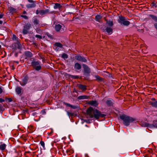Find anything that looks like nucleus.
Here are the masks:
<instances>
[{"label": "nucleus", "instance_id": "1", "mask_svg": "<svg viewBox=\"0 0 157 157\" xmlns=\"http://www.w3.org/2000/svg\"><path fill=\"white\" fill-rule=\"evenodd\" d=\"M86 113L91 118L94 117L96 119H98L99 117H103L106 115L102 114L100 111L96 109H93L90 107L86 110Z\"/></svg>", "mask_w": 157, "mask_h": 157}, {"label": "nucleus", "instance_id": "2", "mask_svg": "<svg viewBox=\"0 0 157 157\" xmlns=\"http://www.w3.org/2000/svg\"><path fill=\"white\" fill-rule=\"evenodd\" d=\"M120 118L123 121L124 124L127 126H128L130 123L135 121H136L135 118L124 114L121 116Z\"/></svg>", "mask_w": 157, "mask_h": 157}, {"label": "nucleus", "instance_id": "3", "mask_svg": "<svg viewBox=\"0 0 157 157\" xmlns=\"http://www.w3.org/2000/svg\"><path fill=\"white\" fill-rule=\"evenodd\" d=\"M10 47L12 48L13 52H15L17 49L21 50L23 48L22 44L18 40H17V41L14 42L11 44Z\"/></svg>", "mask_w": 157, "mask_h": 157}, {"label": "nucleus", "instance_id": "4", "mask_svg": "<svg viewBox=\"0 0 157 157\" xmlns=\"http://www.w3.org/2000/svg\"><path fill=\"white\" fill-rule=\"evenodd\" d=\"M82 66L83 69L82 72L83 77L85 78L90 77L91 72L90 68L87 65L85 64L82 63Z\"/></svg>", "mask_w": 157, "mask_h": 157}, {"label": "nucleus", "instance_id": "5", "mask_svg": "<svg viewBox=\"0 0 157 157\" xmlns=\"http://www.w3.org/2000/svg\"><path fill=\"white\" fill-rule=\"evenodd\" d=\"M118 18L117 21L119 23L126 26H128L130 24V22L129 21V19L127 17L120 15L118 16Z\"/></svg>", "mask_w": 157, "mask_h": 157}, {"label": "nucleus", "instance_id": "6", "mask_svg": "<svg viewBox=\"0 0 157 157\" xmlns=\"http://www.w3.org/2000/svg\"><path fill=\"white\" fill-rule=\"evenodd\" d=\"M41 63L40 61H33L31 63V65L33 68L37 71H39L42 68Z\"/></svg>", "mask_w": 157, "mask_h": 157}, {"label": "nucleus", "instance_id": "7", "mask_svg": "<svg viewBox=\"0 0 157 157\" xmlns=\"http://www.w3.org/2000/svg\"><path fill=\"white\" fill-rule=\"evenodd\" d=\"M41 63L40 61H33L31 63V65L33 68L37 71H39L42 68Z\"/></svg>", "mask_w": 157, "mask_h": 157}, {"label": "nucleus", "instance_id": "8", "mask_svg": "<svg viewBox=\"0 0 157 157\" xmlns=\"http://www.w3.org/2000/svg\"><path fill=\"white\" fill-rule=\"evenodd\" d=\"M31 27V25L29 23L26 24L23 27L22 33L23 35H26L28 33V30Z\"/></svg>", "mask_w": 157, "mask_h": 157}, {"label": "nucleus", "instance_id": "9", "mask_svg": "<svg viewBox=\"0 0 157 157\" xmlns=\"http://www.w3.org/2000/svg\"><path fill=\"white\" fill-rule=\"evenodd\" d=\"M75 59L82 63H86L87 60L86 58L83 56H81L80 55L78 54L75 56Z\"/></svg>", "mask_w": 157, "mask_h": 157}, {"label": "nucleus", "instance_id": "10", "mask_svg": "<svg viewBox=\"0 0 157 157\" xmlns=\"http://www.w3.org/2000/svg\"><path fill=\"white\" fill-rule=\"evenodd\" d=\"M29 79V78L28 75H24L23 78L22 79V82L20 83V85L22 86H25L28 82Z\"/></svg>", "mask_w": 157, "mask_h": 157}, {"label": "nucleus", "instance_id": "11", "mask_svg": "<svg viewBox=\"0 0 157 157\" xmlns=\"http://www.w3.org/2000/svg\"><path fill=\"white\" fill-rule=\"evenodd\" d=\"M148 16L150 17L153 21L155 22L154 24V25L155 29L157 30V16L151 14H149Z\"/></svg>", "mask_w": 157, "mask_h": 157}, {"label": "nucleus", "instance_id": "12", "mask_svg": "<svg viewBox=\"0 0 157 157\" xmlns=\"http://www.w3.org/2000/svg\"><path fill=\"white\" fill-rule=\"evenodd\" d=\"M48 13L52 14L53 13V12H50V10L49 9H47L45 10H40V15L41 16H43Z\"/></svg>", "mask_w": 157, "mask_h": 157}, {"label": "nucleus", "instance_id": "13", "mask_svg": "<svg viewBox=\"0 0 157 157\" xmlns=\"http://www.w3.org/2000/svg\"><path fill=\"white\" fill-rule=\"evenodd\" d=\"M106 28L105 29H103L104 32L105 31L107 34L109 35H111L113 33V29L111 27H106Z\"/></svg>", "mask_w": 157, "mask_h": 157}, {"label": "nucleus", "instance_id": "14", "mask_svg": "<svg viewBox=\"0 0 157 157\" xmlns=\"http://www.w3.org/2000/svg\"><path fill=\"white\" fill-rule=\"evenodd\" d=\"M54 45L55 47H56L55 48V50L56 51L60 50L59 48H62L63 46V44L60 42H56Z\"/></svg>", "mask_w": 157, "mask_h": 157}, {"label": "nucleus", "instance_id": "15", "mask_svg": "<svg viewBox=\"0 0 157 157\" xmlns=\"http://www.w3.org/2000/svg\"><path fill=\"white\" fill-rule=\"evenodd\" d=\"M105 21L107 27H111L113 26L114 24L112 19H110L109 20L105 19Z\"/></svg>", "mask_w": 157, "mask_h": 157}, {"label": "nucleus", "instance_id": "16", "mask_svg": "<svg viewBox=\"0 0 157 157\" xmlns=\"http://www.w3.org/2000/svg\"><path fill=\"white\" fill-rule=\"evenodd\" d=\"M76 86L79 90H81L82 91H85L86 89V86L84 85L77 84Z\"/></svg>", "mask_w": 157, "mask_h": 157}, {"label": "nucleus", "instance_id": "17", "mask_svg": "<svg viewBox=\"0 0 157 157\" xmlns=\"http://www.w3.org/2000/svg\"><path fill=\"white\" fill-rule=\"evenodd\" d=\"M74 68L75 71L80 70L82 68V65L78 63H76L75 64Z\"/></svg>", "mask_w": 157, "mask_h": 157}, {"label": "nucleus", "instance_id": "18", "mask_svg": "<svg viewBox=\"0 0 157 157\" xmlns=\"http://www.w3.org/2000/svg\"><path fill=\"white\" fill-rule=\"evenodd\" d=\"M62 7V6L60 5V4L56 3L54 4V5L53 6V8L55 10L59 9L60 10V9Z\"/></svg>", "mask_w": 157, "mask_h": 157}, {"label": "nucleus", "instance_id": "19", "mask_svg": "<svg viewBox=\"0 0 157 157\" xmlns=\"http://www.w3.org/2000/svg\"><path fill=\"white\" fill-rule=\"evenodd\" d=\"M102 17V16L98 14L95 16V20L96 21L100 22Z\"/></svg>", "mask_w": 157, "mask_h": 157}, {"label": "nucleus", "instance_id": "20", "mask_svg": "<svg viewBox=\"0 0 157 157\" xmlns=\"http://www.w3.org/2000/svg\"><path fill=\"white\" fill-rule=\"evenodd\" d=\"M89 104L96 107L98 105V102L95 100L90 101L89 102Z\"/></svg>", "mask_w": 157, "mask_h": 157}, {"label": "nucleus", "instance_id": "21", "mask_svg": "<svg viewBox=\"0 0 157 157\" xmlns=\"http://www.w3.org/2000/svg\"><path fill=\"white\" fill-rule=\"evenodd\" d=\"M25 56L31 58L33 56L32 53L29 51H26L25 52Z\"/></svg>", "mask_w": 157, "mask_h": 157}, {"label": "nucleus", "instance_id": "22", "mask_svg": "<svg viewBox=\"0 0 157 157\" xmlns=\"http://www.w3.org/2000/svg\"><path fill=\"white\" fill-rule=\"evenodd\" d=\"M36 6L35 3H33L30 4H28L26 5V7L28 9H30L35 7Z\"/></svg>", "mask_w": 157, "mask_h": 157}, {"label": "nucleus", "instance_id": "23", "mask_svg": "<svg viewBox=\"0 0 157 157\" xmlns=\"http://www.w3.org/2000/svg\"><path fill=\"white\" fill-rule=\"evenodd\" d=\"M32 21L33 22L34 25L36 26L37 25H39L40 21L39 20L37 19L36 18H34L33 19Z\"/></svg>", "mask_w": 157, "mask_h": 157}, {"label": "nucleus", "instance_id": "24", "mask_svg": "<svg viewBox=\"0 0 157 157\" xmlns=\"http://www.w3.org/2000/svg\"><path fill=\"white\" fill-rule=\"evenodd\" d=\"M62 27V26L60 24L56 25L55 26V29L56 31L58 32L59 31Z\"/></svg>", "mask_w": 157, "mask_h": 157}, {"label": "nucleus", "instance_id": "25", "mask_svg": "<svg viewBox=\"0 0 157 157\" xmlns=\"http://www.w3.org/2000/svg\"><path fill=\"white\" fill-rule=\"evenodd\" d=\"M21 88L20 87H17L16 89V91L18 95H21Z\"/></svg>", "mask_w": 157, "mask_h": 157}, {"label": "nucleus", "instance_id": "26", "mask_svg": "<svg viewBox=\"0 0 157 157\" xmlns=\"http://www.w3.org/2000/svg\"><path fill=\"white\" fill-rule=\"evenodd\" d=\"M67 75L69 77L73 79H77L79 78V76L78 75H70L69 74H67Z\"/></svg>", "mask_w": 157, "mask_h": 157}, {"label": "nucleus", "instance_id": "27", "mask_svg": "<svg viewBox=\"0 0 157 157\" xmlns=\"http://www.w3.org/2000/svg\"><path fill=\"white\" fill-rule=\"evenodd\" d=\"M6 147V145L5 144H3L0 145V150L3 151L5 150Z\"/></svg>", "mask_w": 157, "mask_h": 157}, {"label": "nucleus", "instance_id": "28", "mask_svg": "<svg viewBox=\"0 0 157 157\" xmlns=\"http://www.w3.org/2000/svg\"><path fill=\"white\" fill-rule=\"evenodd\" d=\"M95 77L96 78V79L98 80L99 81H102L103 78L100 77L98 75H97L95 76Z\"/></svg>", "mask_w": 157, "mask_h": 157}, {"label": "nucleus", "instance_id": "29", "mask_svg": "<svg viewBox=\"0 0 157 157\" xmlns=\"http://www.w3.org/2000/svg\"><path fill=\"white\" fill-rule=\"evenodd\" d=\"M61 57L64 59H67L68 58V55L65 53H63L61 56Z\"/></svg>", "mask_w": 157, "mask_h": 157}, {"label": "nucleus", "instance_id": "30", "mask_svg": "<svg viewBox=\"0 0 157 157\" xmlns=\"http://www.w3.org/2000/svg\"><path fill=\"white\" fill-rule=\"evenodd\" d=\"M16 9H15L12 7H10V8L9 12L10 13H13L16 11Z\"/></svg>", "mask_w": 157, "mask_h": 157}, {"label": "nucleus", "instance_id": "31", "mask_svg": "<svg viewBox=\"0 0 157 157\" xmlns=\"http://www.w3.org/2000/svg\"><path fill=\"white\" fill-rule=\"evenodd\" d=\"M141 125L143 127H150L151 126V125L149 124L148 123H147L146 122H143L142 123Z\"/></svg>", "mask_w": 157, "mask_h": 157}, {"label": "nucleus", "instance_id": "32", "mask_svg": "<svg viewBox=\"0 0 157 157\" xmlns=\"http://www.w3.org/2000/svg\"><path fill=\"white\" fill-rule=\"evenodd\" d=\"M107 105L109 106L112 105L113 103L110 100H107L106 101Z\"/></svg>", "mask_w": 157, "mask_h": 157}, {"label": "nucleus", "instance_id": "33", "mask_svg": "<svg viewBox=\"0 0 157 157\" xmlns=\"http://www.w3.org/2000/svg\"><path fill=\"white\" fill-rule=\"evenodd\" d=\"M12 40L13 41L15 40L16 41H17V40H19V39L14 34H13V35Z\"/></svg>", "mask_w": 157, "mask_h": 157}, {"label": "nucleus", "instance_id": "34", "mask_svg": "<svg viewBox=\"0 0 157 157\" xmlns=\"http://www.w3.org/2000/svg\"><path fill=\"white\" fill-rule=\"evenodd\" d=\"M46 35L48 37V38H49L50 39V40H52L53 39V36L50 34V33H46Z\"/></svg>", "mask_w": 157, "mask_h": 157}, {"label": "nucleus", "instance_id": "35", "mask_svg": "<svg viewBox=\"0 0 157 157\" xmlns=\"http://www.w3.org/2000/svg\"><path fill=\"white\" fill-rule=\"evenodd\" d=\"M151 105L154 107H157V101L151 102Z\"/></svg>", "mask_w": 157, "mask_h": 157}, {"label": "nucleus", "instance_id": "36", "mask_svg": "<svg viewBox=\"0 0 157 157\" xmlns=\"http://www.w3.org/2000/svg\"><path fill=\"white\" fill-rule=\"evenodd\" d=\"M151 6V7L152 8H153L154 7H155V8L157 7V5L154 2H152Z\"/></svg>", "mask_w": 157, "mask_h": 157}, {"label": "nucleus", "instance_id": "37", "mask_svg": "<svg viewBox=\"0 0 157 157\" xmlns=\"http://www.w3.org/2000/svg\"><path fill=\"white\" fill-rule=\"evenodd\" d=\"M77 98H88V97L86 95H81L78 97Z\"/></svg>", "mask_w": 157, "mask_h": 157}, {"label": "nucleus", "instance_id": "38", "mask_svg": "<svg viewBox=\"0 0 157 157\" xmlns=\"http://www.w3.org/2000/svg\"><path fill=\"white\" fill-rule=\"evenodd\" d=\"M6 102L7 103H9L13 101L12 99H5Z\"/></svg>", "mask_w": 157, "mask_h": 157}, {"label": "nucleus", "instance_id": "39", "mask_svg": "<svg viewBox=\"0 0 157 157\" xmlns=\"http://www.w3.org/2000/svg\"><path fill=\"white\" fill-rule=\"evenodd\" d=\"M66 105L67 106L72 108L73 109H75L76 108V107L75 106H73L70 104L67 103Z\"/></svg>", "mask_w": 157, "mask_h": 157}, {"label": "nucleus", "instance_id": "40", "mask_svg": "<svg viewBox=\"0 0 157 157\" xmlns=\"http://www.w3.org/2000/svg\"><path fill=\"white\" fill-rule=\"evenodd\" d=\"M43 101H44V102H46L47 103L49 104H50V101L48 100V99H44V100Z\"/></svg>", "mask_w": 157, "mask_h": 157}, {"label": "nucleus", "instance_id": "41", "mask_svg": "<svg viewBox=\"0 0 157 157\" xmlns=\"http://www.w3.org/2000/svg\"><path fill=\"white\" fill-rule=\"evenodd\" d=\"M154 127L157 128V121H155L154 122V123L152 125ZM152 125H151V126Z\"/></svg>", "mask_w": 157, "mask_h": 157}, {"label": "nucleus", "instance_id": "42", "mask_svg": "<svg viewBox=\"0 0 157 157\" xmlns=\"http://www.w3.org/2000/svg\"><path fill=\"white\" fill-rule=\"evenodd\" d=\"M67 114L69 116H72L73 115V113H71V112H69L68 111H67Z\"/></svg>", "mask_w": 157, "mask_h": 157}, {"label": "nucleus", "instance_id": "43", "mask_svg": "<svg viewBox=\"0 0 157 157\" xmlns=\"http://www.w3.org/2000/svg\"><path fill=\"white\" fill-rule=\"evenodd\" d=\"M40 144L41 146H42V147L44 148V142L43 141H40Z\"/></svg>", "mask_w": 157, "mask_h": 157}, {"label": "nucleus", "instance_id": "44", "mask_svg": "<svg viewBox=\"0 0 157 157\" xmlns=\"http://www.w3.org/2000/svg\"><path fill=\"white\" fill-rule=\"evenodd\" d=\"M35 37L36 38H39L40 39H42V36L39 35H35Z\"/></svg>", "mask_w": 157, "mask_h": 157}, {"label": "nucleus", "instance_id": "45", "mask_svg": "<svg viewBox=\"0 0 157 157\" xmlns=\"http://www.w3.org/2000/svg\"><path fill=\"white\" fill-rule=\"evenodd\" d=\"M3 87L2 86H0V94L2 93L3 92Z\"/></svg>", "mask_w": 157, "mask_h": 157}, {"label": "nucleus", "instance_id": "46", "mask_svg": "<svg viewBox=\"0 0 157 157\" xmlns=\"http://www.w3.org/2000/svg\"><path fill=\"white\" fill-rule=\"evenodd\" d=\"M21 16L22 17H23V18H25V19H28V17L26 15H22Z\"/></svg>", "mask_w": 157, "mask_h": 157}, {"label": "nucleus", "instance_id": "47", "mask_svg": "<svg viewBox=\"0 0 157 157\" xmlns=\"http://www.w3.org/2000/svg\"><path fill=\"white\" fill-rule=\"evenodd\" d=\"M14 52V56L15 57H17L18 56V52H16V51L15 52Z\"/></svg>", "mask_w": 157, "mask_h": 157}, {"label": "nucleus", "instance_id": "48", "mask_svg": "<svg viewBox=\"0 0 157 157\" xmlns=\"http://www.w3.org/2000/svg\"><path fill=\"white\" fill-rule=\"evenodd\" d=\"M108 77L110 78H113V77L112 74L109 73V75H108Z\"/></svg>", "mask_w": 157, "mask_h": 157}, {"label": "nucleus", "instance_id": "49", "mask_svg": "<svg viewBox=\"0 0 157 157\" xmlns=\"http://www.w3.org/2000/svg\"><path fill=\"white\" fill-rule=\"evenodd\" d=\"M36 15H38L39 14L40 15V10L39 11L38 10H37L36 11Z\"/></svg>", "mask_w": 157, "mask_h": 157}, {"label": "nucleus", "instance_id": "50", "mask_svg": "<svg viewBox=\"0 0 157 157\" xmlns=\"http://www.w3.org/2000/svg\"><path fill=\"white\" fill-rule=\"evenodd\" d=\"M6 101V99L4 100V99H0V102L1 103L4 102Z\"/></svg>", "mask_w": 157, "mask_h": 157}, {"label": "nucleus", "instance_id": "51", "mask_svg": "<svg viewBox=\"0 0 157 157\" xmlns=\"http://www.w3.org/2000/svg\"><path fill=\"white\" fill-rule=\"evenodd\" d=\"M53 132V130L52 129H51V132L49 133L48 135L49 136L51 135Z\"/></svg>", "mask_w": 157, "mask_h": 157}, {"label": "nucleus", "instance_id": "52", "mask_svg": "<svg viewBox=\"0 0 157 157\" xmlns=\"http://www.w3.org/2000/svg\"><path fill=\"white\" fill-rule=\"evenodd\" d=\"M28 1L29 3H35L34 1L33 0H28Z\"/></svg>", "mask_w": 157, "mask_h": 157}, {"label": "nucleus", "instance_id": "53", "mask_svg": "<svg viewBox=\"0 0 157 157\" xmlns=\"http://www.w3.org/2000/svg\"><path fill=\"white\" fill-rule=\"evenodd\" d=\"M3 14H0V19L2 18L3 17Z\"/></svg>", "mask_w": 157, "mask_h": 157}, {"label": "nucleus", "instance_id": "54", "mask_svg": "<svg viewBox=\"0 0 157 157\" xmlns=\"http://www.w3.org/2000/svg\"><path fill=\"white\" fill-rule=\"evenodd\" d=\"M2 106L0 104V111L2 110Z\"/></svg>", "mask_w": 157, "mask_h": 157}, {"label": "nucleus", "instance_id": "55", "mask_svg": "<svg viewBox=\"0 0 157 157\" xmlns=\"http://www.w3.org/2000/svg\"><path fill=\"white\" fill-rule=\"evenodd\" d=\"M23 14H26L27 13V12L25 11H24L23 13Z\"/></svg>", "mask_w": 157, "mask_h": 157}, {"label": "nucleus", "instance_id": "56", "mask_svg": "<svg viewBox=\"0 0 157 157\" xmlns=\"http://www.w3.org/2000/svg\"><path fill=\"white\" fill-rule=\"evenodd\" d=\"M74 91H73L74 92H75L76 93L77 92V90L75 88L74 89Z\"/></svg>", "mask_w": 157, "mask_h": 157}, {"label": "nucleus", "instance_id": "57", "mask_svg": "<svg viewBox=\"0 0 157 157\" xmlns=\"http://www.w3.org/2000/svg\"><path fill=\"white\" fill-rule=\"evenodd\" d=\"M40 31V30H39V29H38L37 30H36V32L38 33H39V32Z\"/></svg>", "mask_w": 157, "mask_h": 157}, {"label": "nucleus", "instance_id": "58", "mask_svg": "<svg viewBox=\"0 0 157 157\" xmlns=\"http://www.w3.org/2000/svg\"><path fill=\"white\" fill-rule=\"evenodd\" d=\"M3 23V21H2L0 20V25L2 24Z\"/></svg>", "mask_w": 157, "mask_h": 157}, {"label": "nucleus", "instance_id": "59", "mask_svg": "<svg viewBox=\"0 0 157 157\" xmlns=\"http://www.w3.org/2000/svg\"><path fill=\"white\" fill-rule=\"evenodd\" d=\"M36 114V112H34V113H33V114L34 115V116H35Z\"/></svg>", "mask_w": 157, "mask_h": 157}, {"label": "nucleus", "instance_id": "60", "mask_svg": "<svg viewBox=\"0 0 157 157\" xmlns=\"http://www.w3.org/2000/svg\"><path fill=\"white\" fill-rule=\"evenodd\" d=\"M18 52V53H21V50H19V51L18 52Z\"/></svg>", "mask_w": 157, "mask_h": 157}, {"label": "nucleus", "instance_id": "61", "mask_svg": "<svg viewBox=\"0 0 157 157\" xmlns=\"http://www.w3.org/2000/svg\"><path fill=\"white\" fill-rule=\"evenodd\" d=\"M31 59H30V61H28V62H27V63H29H29H30L29 62H30V61H31Z\"/></svg>", "mask_w": 157, "mask_h": 157}, {"label": "nucleus", "instance_id": "62", "mask_svg": "<svg viewBox=\"0 0 157 157\" xmlns=\"http://www.w3.org/2000/svg\"><path fill=\"white\" fill-rule=\"evenodd\" d=\"M68 13L70 14H71L72 13V12H69Z\"/></svg>", "mask_w": 157, "mask_h": 157}, {"label": "nucleus", "instance_id": "63", "mask_svg": "<svg viewBox=\"0 0 157 157\" xmlns=\"http://www.w3.org/2000/svg\"><path fill=\"white\" fill-rule=\"evenodd\" d=\"M16 62L17 63V64H18L19 63V62L18 61H16Z\"/></svg>", "mask_w": 157, "mask_h": 157}, {"label": "nucleus", "instance_id": "64", "mask_svg": "<svg viewBox=\"0 0 157 157\" xmlns=\"http://www.w3.org/2000/svg\"><path fill=\"white\" fill-rule=\"evenodd\" d=\"M13 70H14V69H15V68H14V67H13Z\"/></svg>", "mask_w": 157, "mask_h": 157}]
</instances>
